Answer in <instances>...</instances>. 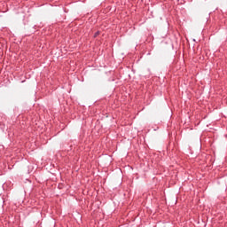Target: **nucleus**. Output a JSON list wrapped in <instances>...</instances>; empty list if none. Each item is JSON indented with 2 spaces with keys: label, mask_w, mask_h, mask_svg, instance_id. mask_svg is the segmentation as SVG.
Returning a JSON list of instances; mask_svg holds the SVG:
<instances>
[{
  "label": "nucleus",
  "mask_w": 227,
  "mask_h": 227,
  "mask_svg": "<svg viewBox=\"0 0 227 227\" xmlns=\"http://www.w3.org/2000/svg\"><path fill=\"white\" fill-rule=\"evenodd\" d=\"M94 36H98V32H97Z\"/></svg>",
  "instance_id": "1"
}]
</instances>
